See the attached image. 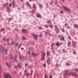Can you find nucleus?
Wrapping results in <instances>:
<instances>
[{
    "instance_id": "1",
    "label": "nucleus",
    "mask_w": 78,
    "mask_h": 78,
    "mask_svg": "<svg viewBox=\"0 0 78 78\" xmlns=\"http://www.w3.org/2000/svg\"><path fill=\"white\" fill-rule=\"evenodd\" d=\"M4 76L5 78H11L12 77V76H10L9 74H5Z\"/></svg>"
},
{
    "instance_id": "2",
    "label": "nucleus",
    "mask_w": 78,
    "mask_h": 78,
    "mask_svg": "<svg viewBox=\"0 0 78 78\" xmlns=\"http://www.w3.org/2000/svg\"><path fill=\"white\" fill-rule=\"evenodd\" d=\"M63 8L64 10L66 11H68L69 12H70V9L69 8H67L64 6H63Z\"/></svg>"
},
{
    "instance_id": "3",
    "label": "nucleus",
    "mask_w": 78,
    "mask_h": 78,
    "mask_svg": "<svg viewBox=\"0 0 78 78\" xmlns=\"http://www.w3.org/2000/svg\"><path fill=\"white\" fill-rule=\"evenodd\" d=\"M1 48V51L2 53H3V52H6L7 51H8V50L4 49V47L3 46H2Z\"/></svg>"
},
{
    "instance_id": "4",
    "label": "nucleus",
    "mask_w": 78,
    "mask_h": 78,
    "mask_svg": "<svg viewBox=\"0 0 78 78\" xmlns=\"http://www.w3.org/2000/svg\"><path fill=\"white\" fill-rule=\"evenodd\" d=\"M59 38L61 41H64V39H65L64 37L61 35H59Z\"/></svg>"
},
{
    "instance_id": "5",
    "label": "nucleus",
    "mask_w": 78,
    "mask_h": 78,
    "mask_svg": "<svg viewBox=\"0 0 78 78\" xmlns=\"http://www.w3.org/2000/svg\"><path fill=\"white\" fill-rule=\"evenodd\" d=\"M45 33L46 34H48L49 36H51V34H50V33L49 32V31H48V30H47V31H45Z\"/></svg>"
},
{
    "instance_id": "6",
    "label": "nucleus",
    "mask_w": 78,
    "mask_h": 78,
    "mask_svg": "<svg viewBox=\"0 0 78 78\" xmlns=\"http://www.w3.org/2000/svg\"><path fill=\"white\" fill-rule=\"evenodd\" d=\"M18 66L19 67V68H22V65L21 64V63H19L18 64Z\"/></svg>"
},
{
    "instance_id": "7",
    "label": "nucleus",
    "mask_w": 78,
    "mask_h": 78,
    "mask_svg": "<svg viewBox=\"0 0 78 78\" xmlns=\"http://www.w3.org/2000/svg\"><path fill=\"white\" fill-rule=\"evenodd\" d=\"M26 4L28 7H30L31 6V5L30 4V3L28 2H26Z\"/></svg>"
},
{
    "instance_id": "8",
    "label": "nucleus",
    "mask_w": 78,
    "mask_h": 78,
    "mask_svg": "<svg viewBox=\"0 0 78 78\" xmlns=\"http://www.w3.org/2000/svg\"><path fill=\"white\" fill-rule=\"evenodd\" d=\"M55 45L56 46H57V47H58V46H60V45H61V44L59 43V42H58L55 43Z\"/></svg>"
},
{
    "instance_id": "9",
    "label": "nucleus",
    "mask_w": 78,
    "mask_h": 78,
    "mask_svg": "<svg viewBox=\"0 0 78 78\" xmlns=\"http://www.w3.org/2000/svg\"><path fill=\"white\" fill-rule=\"evenodd\" d=\"M37 16V17H38V18H41V17H42V16H41V15L39 13L38 14Z\"/></svg>"
},
{
    "instance_id": "10",
    "label": "nucleus",
    "mask_w": 78,
    "mask_h": 78,
    "mask_svg": "<svg viewBox=\"0 0 78 78\" xmlns=\"http://www.w3.org/2000/svg\"><path fill=\"white\" fill-rule=\"evenodd\" d=\"M70 73V71L69 70H67L65 72V74H67V75H69Z\"/></svg>"
},
{
    "instance_id": "11",
    "label": "nucleus",
    "mask_w": 78,
    "mask_h": 78,
    "mask_svg": "<svg viewBox=\"0 0 78 78\" xmlns=\"http://www.w3.org/2000/svg\"><path fill=\"white\" fill-rule=\"evenodd\" d=\"M6 65L7 66L8 68H10L11 67V64L10 63H6Z\"/></svg>"
},
{
    "instance_id": "12",
    "label": "nucleus",
    "mask_w": 78,
    "mask_h": 78,
    "mask_svg": "<svg viewBox=\"0 0 78 78\" xmlns=\"http://www.w3.org/2000/svg\"><path fill=\"white\" fill-rule=\"evenodd\" d=\"M71 74V75H74V76H78V75H76V74L75 73H72Z\"/></svg>"
},
{
    "instance_id": "13",
    "label": "nucleus",
    "mask_w": 78,
    "mask_h": 78,
    "mask_svg": "<svg viewBox=\"0 0 78 78\" xmlns=\"http://www.w3.org/2000/svg\"><path fill=\"white\" fill-rule=\"evenodd\" d=\"M34 39L36 40H37V36L36 34H35L34 36Z\"/></svg>"
},
{
    "instance_id": "14",
    "label": "nucleus",
    "mask_w": 78,
    "mask_h": 78,
    "mask_svg": "<svg viewBox=\"0 0 78 78\" xmlns=\"http://www.w3.org/2000/svg\"><path fill=\"white\" fill-rule=\"evenodd\" d=\"M68 45L69 47H70V46H71V42H69L68 43Z\"/></svg>"
},
{
    "instance_id": "15",
    "label": "nucleus",
    "mask_w": 78,
    "mask_h": 78,
    "mask_svg": "<svg viewBox=\"0 0 78 78\" xmlns=\"http://www.w3.org/2000/svg\"><path fill=\"white\" fill-rule=\"evenodd\" d=\"M32 55L33 56H36V54L34 53H33L32 54Z\"/></svg>"
},
{
    "instance_id": "16",
    "label": "nucleus",
    "mask_w": 78,
    "mask_h": 78,
    "mask_svg": "<svg viewBox=\"0 0 78 78\" xmlns=\"http://www.w3.org/2000/svg\"><path fill=\"white\" fill-rule=\"evenodd\" d=\"M9 57L10 59H13V57H12V55H10V56H9Z\"/></svg>"
},
{
    "instance_id": "17",
    "label": "nucleus",
    "mask_w": 78,
    "mask_h": 78,
    "mask_svg": "<svg viewBox=\"0 0 78 78\" xmlns=\"http://www.w3.org/2000/svg\"><path fill=\"white\" fill-rule=\"evenodd\" d=\"M19 58H20V59L22 60V59H23V56H22V55L20 56Z\"/></svg>"
},
{
    "instance_id": "18",
    "label": "nucleus",
    "mask_w": 78,
    "mask_h": 78,
    "mask_svg": "<svg viewBox=\"0 0 78 78\" xmlns=\"http://www.w3.org/2000/svg\"><path fill=\"white\" fill-rule=\"evenodd\" d=\"M27 31V30L26 29H23L22 30V31L23 33H25V31Z\"/></svg>"
},
{
    "instance_id": "19",
    "label": "nucleus",
    "mask_w": 78,
    "mask_h": 78,
    "mask_svg": "<svg viewBox=\"0 0 78 78\" xmlns=\"http://www.w3.org/2000/svg\"><path fill=\"white\" fill-rule=\"evenodd\" d=\"M10 41H11L10 40H9V39L7 38V42H9H9H10Z\"/></svg>"
},
{
    "instance_id": "20",
    "label": "nucleus",
    "mask_w": 78,
    "mask_h": 78,
    "mask_svg": "<svg viewBox=\"0 0 78 78\" xmlns=\"http://www.w3.org/2000/svg\"><path fill=\"white\" fill-rule=\"evenodd\" d=\"M74 27L76 28H77L78 29V26L77 25H74Z\"/></svg>"
},
{
    "instance_id": "21",
    "label": "nucleus",
    "mask_w": 78,
    "mask_h": 78,
    "mask_svg": "<svg viewBox=\"0 0 78 78\" xmlns=\"http://www.w3.org/2000/svg\"><path fill=\"white\" fill-rule=\"evenodd\" d=\"M49 27L50 28H52L53 26H52V24H50L49 25Z\"/></svg>"
},
{
    "instance_id": "22",
    "label": "nucleus",
    "mask_w": 78,
    "mask_h": 78,
    "mask_svg": "<svg viewBox=\"0 0 78 78\" xmlns=\"http://www.w3.org/2000/svg\"><path fill=\"white\" fill-rule=\"evenodd\" d=\"M43 57H45V53L44 52L43 54Z\"/></svg>"
},
{
    "instance_id": "23",
    "label": "nucleus",
    "mask_w": 78,
    "mask_h": 78,
    "mask_svg": "<svg viewBox=\"0 0 78 78\" xmlns=\"http://www.w3.org/2000/svg\"><path fill=\"white\" fill-rule=\"evenodd\" d=\"M15 3V2H14V0H13L12 1V4L13 6H14V5Z\"/></svg>"
},
{
    "instance_id": "24",
    "label": "nucleus",
    "mask_w": 78,
    "mask_h": 78,
    "mask_svg": "<svg viewBox=\"0 0 78 78\" xmlns=\"http://www.w3.org/2000/svg\"><path fill=\"white\" fill-rule=\"evenodd\" d=\"M4 30H5V29H4V28H2L1 30V31H4Z\"/></svg>"
},
{
    "instance_id": "25",
    "label": "nucleus",
    "mask_w": 78,
    "mask_h": 78,
    "mask_svg": "<svg viewBox=\"0 0 78 78\" xmlns=\"http://www.w3.org/2000/svg\"><path fill=\"white\" fill-rule=\"evenodd\" d=\"M57 33H59V29H57Z\"/></svg>"
},
{
    "instance_id": "26",
    "label": "nucleus",
    "mask_w": 78,
    "mask_h": 78,
    "mask_svg": "<svg viewBox=\"0 0 78 78\" xmlns=\"http://www.w3.org/2000/svg\"><path fill=\"white\" fill-rule=\"evenodd\" d=\"M7 11L8 12H9L11 11V9H9L7 10Z\"/></svg>"
},
{
    "instance_id": "27",
    "label": "nucleus",
    "mask_w": 78,
    "mask_h": 78,
    "mask_svg": "<svg viewBox=\"0 0 78 78\" xmlns=\"http://www.w3.org/2000/svg\"><path fill=\"white\" fill-rule=\"evenodd\" d=\"M62 32H65V30H64V29H62Z\"/></svg>"
},
{
    "instance_id": "28",
    "label": "nucleus",
    "mask_w": 78,
    "mask_h": 78,
    "mask_svg": "<svg viewBox=\"0 0 78 78\" xmlns=\"http://www.w3.org/2000/svg\"><path fill=\"white\" fill-rule=\"evenodd\" d=\"M22 39L24 40H26V38H25V37H22Z\"/></svg>"
},
{
    "instance_id": "29",
    "label": "nucleus",
    "mask_w": 78,
    "mask_h": 78,
    "mask_svg": "<svg viewBox=\"0 0 78 78\" xmlns=\"http://www.w3.org/2000/svg\"><path fill=\"white\" fill-rule=\"evenodd\" d=\"M45 28H48V26L47 25H45Z\"/></svg>"
},
{
    "instance_id": "30",
    "label": "nucleus",
    "mask_w": 78,
    "mask_h": 78,
    "mask_svg": "<svg viewBox=\"0 0 78 78\" xmlns=\"http://www.w3.org/2000/svg\"><path fill=\"white\" fill-rule=\"evenodd\" d=\"M70 21H71V23H73V22H74V21L72 20H71Z\"/></svg>"
},
{
    "instance_id": "31",
    "label": "nucleus",
    "mask_w": 78,
    "mask_h": 78,
    "mask_svg": "<svg viewBox=\"0 0 78 78\" xmlns=\"http://www.w3.org/2000/svg\"><path fill=\"white\" fill-rule=\"evenodd\" d=\"M51 23V21L50 20H48V23Z\"/></svg>"
},
{
    "instance_id": "32",
    "label": "nucleus",
    "mask_w": 78,
    "mask_h": 78,
    "mask_svg": "<svg viewBox=\"0 0 78 78\" xmlns=\"http://www.w3.org/2000/svg\"><path fill=\"white\" fill-rule=\"evenodd\" d=\"M48 63L49 64L50 63V61H49V60H48Z\"/></svg>"
},
{
    "instance_id": "33",
    "label": "nucleus",
    "mask_w": 78,
    "mask_h": 78,
    "mask_svg": "<svg viewBox=\"0 0 78 78\" xmlns=\"http://www.w3.org/2000/svg\"><path fill=\"white\" fill-rule=\"evenodd\" d=\"M21 44H20L19 45V48H20V47H21Z\"/></svg>"
},
{
    "instance_id": "34",
    "label": "nucleus",
    "mask_w": 78,
    "mask_h": 78,
    "mask_svg": "<svg viewBox=\"0 0 78 78\" xmlns=\"http://www.w3.org/2000/svg\"><path fill=\"white\" fill-rule=\"evenodd\" d=\"M9 5L10 7H11V6H12V4H11V3H10Z\"/></svg>"
},
{
    "instance_id": "35",
    "label": "nucleus",
    "mask_w": 78,
    "mask_h": 78,
    "mask_svg": "<svg viewBox=\"0 0 78 78\" xmlns=\"http://www.w3.org/2000/svg\"><path fill=\"white\" fill-rule=\"evenodd\" d=\"M60 12H61V14H63V13H64V12H63V11H60Z\"/></svg>"
},
{
    "instance_id": "36",
    "label": "nucleus",
    "mask_w": 78,
    "mask_h": 78,
    "mask_svg": "<svg viewBox=\"0 0 78 78\" xmlns=\"http://www.w3.org/2000/svg\"><path fill=\"white\" fill-rule=\"evenodd\" d=\"M32 11H33V12H36V10H34V9Z\"/></svg>"
},
{
    "instance_id": "37",
    "label": "nucleus",
    "mask_w": 78,
    "mask_h": 78,
    "mask_svg": "<svg viewBox=\"0 0 78 78\" xmlns=\"http://www.w3.org/2000/svg\"><path fill=\"white\" fill-rule=\"evenodd\" d=\"M45 59V57H43V58L42 59V60L43 61H44V60Z\"/></svg>"
},
{
    "instance_id": "38",
    "label": "nucleus",
    "mask_w": 78,
    "mask_h": 78,
    "mask_svg": "<svg viewBox=\"0 0 78 78\" xmlns=\"http://www.w3.org/2000/svg\"><path fill=\"white\" fill-rule=\"evenodd\" d=\"M68 38L69 39H71V37H70V36H68Z\"/></svg>"
},
{
    "instance_id": "39",
    "label": "nucleus",
    "mask_w": 78,
    "mask_h": 78,
    "mask_svg": "<svg viewBox=\"0 0 78 78\" xmlns=\"http://www.w3.org/2000/svg\"><path fill=\"white\" fill-rule=\"evenodd\" d=\"M9 21H11V20H11V18H9Z\"/></svg>"
},
{
    "instance_id": "40",
    "label": "nucleus",
    "mask_w": 78,
    "mask_h": 78,
    "mask_svg": "<svg viewBox=\"0 0 78 78\" xmlns=\"http://www.w3.org/2000/svg\"><path fill=\"white\" fill-rule=\"evenodd\" d=\"M73 53L74 55H75V54H76V52H75V51H73Z\"/></svg>"
},
{
    "instance_id": "41",
    "label": "nucleus",
    "mask_w": 78,
    "mask_h": 78,
    "mask_svg": "<svg viewBox=\"0 0 78 78\" xmlns=\"http://www.w3.org/2000/svg\"><path fill=\"white\" fill-rule=\"evenodd\" d=\"M49 54H50V53H49V52L48 51V52L47 53V55H49Z\"/></svg>"
},
{
    "instance_id": "42",
    "label": "nucleus",
    "mask_w": 78,
    "mask_h": 78,
    "mask_svg": "<svg viewBox=\"0 0 78 78\" xmlns=\"http://www.w3.org/2000/svg\"><path fill=\"white\" fill-rule=\"evenodd\" d=\"M49 78H52V76H51V75H50V76H49Z\"/></svg>"
},
{
    "instance_id": "43",
    "label": "nucleus",
    "mask_w": 78,
    "mask_h": 78,
    "mask_svg": "<svg viewBox=\"0 0 78 78\" xmlns=\"http://www.w3.org/2000/svg\"><path fill=\"white\" fill-rule=\"evenodd\" d=\"M40 8H42V5H40Z\"/></svg>"
},
{
    "instance_id": "44",
    "label": "nucleus",
    "mask_w": 78,
    "mask_h": 78,
    "mask_svg": "<svg viewBox=\"0 0 78 78\" xmlns=\"http://www.w3.org/2000/svg\"><path fill=\"white\" fill-rule=\"evenodd\" d=\"M55 45V44H54V43H52V45H51V46H52V47H53V46H54V45Z\"/></svg>"
},
{
    "instance_id": "45",
    "label": "nucleus",
    "mask_w": 78,
    "mask_h": 78,
    "mask_svg": "<svg viewBox=\"0 0 78 78\" xmlns=\"http://www.w3.org/2000/svg\"><path fill=\"white\" fill-rule=\"evenodd\" d=\"M38 28L39 30H41V27H38Z\"/></svg>"
},
{
    "instance_id": "46",
    "label": "nucleus",
    "mask_w": 78,
    "mask_h": 78,
    "mask_svg": "<svg viewBox=\"0 0 78 78\" xmlns=\"http://www.w3.org/2000/svg\"><path fill=\"white\" fill-rule=\"evenodd\" d=\"M3 5L4 6H6V4H4Z\"/></svg>"
},
{
    "instance_id": "47",
    "label": "nucleus",
    "mask_w": 78,
    "mask_h": 78,
    "mask_svg": "<svg viewBox=\"0 0 78 78\" xmlns=\"http://www.w3.org/2000/svg\"><path fill=\"white\" fill-rule=\"evenodd\" d=\"M14 60L15 61H16V62H18V60H16V59L14 58Z\"/></svg>"
},
{
    "instance_id": "48",
    "label": "nucleus",
    "mask_w": 78,
    "mask_h": 78,
    "mask_svg": "<svg viewBox=\"0 0 78 78\" xmlns=\"http://www.w3.org/2000/svg\"><path fill=\"white\" fill-rule=\"evenodd\" d=\"M65 27H66L67 26V23L65 24Z\"/></svg>"
},
{
    "instance_id": "49",
    "label": "nucleus",
    "mask_w": 78,
    "mask_h": 78,
    "mask_svg": "<svg viewBox=\"0 0 78 78\" xmlns=\"http://www.w3.org/2000/svg\"><path fill=\"white\" fill-rule=\"evenodd\" d=\"M42 36V34H39V36H40V37H41Z\"/></svg>"
},
{
    "instance_id": "50",
    "label": "nucleus",
    "mask_w": 78,
    "mask_h": 78,
    "mask_svg": "<svg viewBox=\"0 0 78 78\" xmlns=\"http://www.w3.org/2000/svg\"><path fill=\"white\" fill-rule=\"evenodd\" d=\"M28 66V64L27 63H26L25 64V66Z\"/></svg>"
},
{
    "instance_id": "51",
    "label": "nucleus",
    "mask_w": 78,
    "mask_h": 78,
    "mask_svg": "<svg viewBox=\"0 0 78 78\" xmlns=\"http://www.w3.org/2000/svg\"><path fill=\"white\" fill-rule=\"evenodd\" d=\"M66 65H67V66H69V65H70L69 64V63H66Z\"/></svg>"
},
{
    "instance_id": "52",
    "label": "nucleus",
    "mask_w": 78,
    "mask_h": 78,
    "mask_svg": "<svg viewBox=\"0 0 78 78\" xmlns=\"http://www.w3.org/2000/svg\"><path fill=\"white\" fill-rule=\"evenodd\" d=\"M67 28L68 29H69L70 28V27H69V26H67Z\"/></svg>"
},
{
    "instance_id": "53",
    "label": "nucleus",
    "mask_w": 78,
    "mask_h": 78,
    "mask_svg": "<svg viewBox=\"0 0 78 78\" xmlns=\"http://www.w3.org/2000/svg\"><path fill=\"white\" fill-rule=\"evenodd\" d=\"M22 6H23V8L24 9L25 8H24V7H25V6H24L23 5Z\"/></svg>"
},
{
    "instance_id": "54",
    "label": "nucleus",
    "mask_w": 78,
    "mask_h": 78,
    "mask_svg": "<svg viewBox=\"0 0 78 78\" xmlns=\"http://www.w3.org/2000/svg\"><path fill=\"white\" fill-rule=\"evenodd\" d=\"M24 49V48H21V50H23Z\"/></svg>"
},
{
    "instance_id": "55",
    "label": "nucleus",
    "mask_w": 78,
    "mask_h": 78,
    "mask_svg": "<svg viewBox=\"0 0 78 78\" xmlns=\"http://www.w3.org/2000/svg\"><path fill=\"white\" fill-rule=\"evenodd\" d=\"M5 40H6V39L5 38H4L3 39V41H5Z\"/></svg>"
},
{
    "instance_id": "56",
    "label": "nucleus",
    "mask_w": 78,
    "mask_h": 78,
    "mask_svg": "<svg viewBox=\"0 0 78 78\" xmlns=\"http://www.w3.org/2000/svg\"><path fill=\"white\" fill-rule=\"evenodd\" d=\"M14 67H15V68H17V66H14Z\"/></svg>"
},
{
    "instance_id": "57",
    "label": "nucleus",
    "mask_w": 78,
    "mask_h": 78,
    "mask_svg": "<svg viewBox=\"0 0 78 78\" xmlns=\"http://www.w3.org/2000/svg\"><path fill=\"white\" fill-rule=\"evenodd\" d=\"M30 53H31V52H29V51H28V54H30Z\"/></svg>"
},
{
    "instance_id": "58",
    "label": "nucleus",
    "mask_w": 78,
    "mask_h": 78,
    "mask_svg": "<svg viewBox=\"0 0 78 78\" xmlns=\"http://www.w3.org/2000/svg\"><path fill=\"white\" fill-rule=\"evenodd\" d=\"M29 75V73H27V76H28Z\"/></svg>"
},
{
    "instance_id": "59",
    "label": "nucleus",
    "mask_w": 78,
    "mask_h": 78,
    "mask_svg": "<svg viewBox=\"0 0 78 78\" xmlns=\"http://www.w3.org/2000/svg\"><path fill=\"white\" fill-rule=\"evenodd\" d=\"M46 77H47V76L45 75V76H44V78H46Z\"/></svg>"
},
{
    "instance_id": "60",
    "label": "nucleus",
    "mask_w": 78,
    "mask_h": 78,
    "mask_svg": "<svg viewBox=\"0 0 78 78\" xmlns=\"http://www.w3.org/2000/svg\"><path fill=\"white\" fill-rule=\"evenodd\" d=\"M15 57L16 58H17V56L15 55Z\"/></svg>"
},
{
    "instance_id": "61",
    "label": "nucleus",
    "mask_w": 78,
    "mask_h": 78,
    "mask_svg": "<svg viewBox=\"0 0 78 78\" xmlns=\"http://www.w3.org/2000/svg\"><path fill=\"white\" fill-rule=\"evenodd\" d=\"M34 8H36V6H35V5H34Z\"/></svg>"
},
{
    "instance_id": "62",
    "label": "nucleus",
    "mask_w": 78,
    "mask_h": 78,
    "mask_svg": "<svg viewBox=\"0 0 78 78\" xmlns=\"http://www.w3.org/2000/svg\"><path fill=\"white\" fill-rule=\"evenodd\" d=\"M63 52H65V50H64V49L63 50Z\"/></svg>"
},
{
    "instance_id": "63",
    "label": "nucleus",
    "mask_w": 78,
    "mask_h": 78,
    "mask_svg": "<svg viewBox=\"0 0 78 78\" xmlns=\"http://www.w3.org/2000/svg\"><path fill=\"white\" fill-rule=\"evenodd\" d=\"M16 46H17V45H18V43H16Z\"/></svg>"
},
{
    "instance_id": "64",
    "label": "nucleus",
    "mask_w": 78,
    "mask_h": 78,
    "mask_svg": "<svg viewBox=\"0 0 78 78\" xmlns=\"http://www.w3.org/2000/svg\"><path fill=\"white\" fill-rule=\"evenodd\" d=\"M43 66H44V67H45V64H44L43 65Z\"/></svg>"
}]
</instances>
